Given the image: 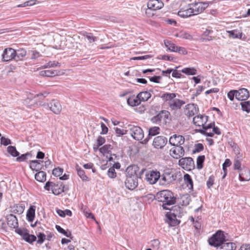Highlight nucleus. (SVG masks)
Segmentation results:
<instances>
[{
	"instance_id": "nucleus-1",
	"label": "nucleus",
	"mask_w": 250,
	"mask_h": 250,
	"mask_svg": "<svg viewBox=\"0 0 250 250\" xmlns=\"http://www.w3.org/2000/svg\"><path fill=\"white\" fill-rule=\"evenodd\" d=\"M156 199L160 202H162V207L164 209L167 210L169 208L167 206H171L175 204L176 198L174 193L169 190H163L157 193Z\"/></svg>"
},
{
	"instance_id": "nucleus-2",
	"label": "nucleus",
	"mask_w": 250,
	"mask_h": 250,
	"mask_svg": "<svg viewBox=\"0 0 250 250\" xmlns=\"http://www.w3.org/2000/svg\"><path fill=\"white\" fill-rule=\"evenodd\" d=\"M226 241L224 232L221 230H218L208 240L209 244L215 247L220 246Z\"/></svg>"
},
{
	"instance_id": "nucleus-3",
	"label": "nucleus",
	"mask_w": 250,
	"mask_h": 250,
	"mask_svg": "<svg viewBox=\"0 0 250 250\" xmlns=\"http://www.w3.org/2000/svg\"><path fill=\"white\" fill-rule=\"evenodd\" d=\"M128 127H129V130L131 136L135 140L139 141L143 138L144 132L140 127L132 125H129Z\"/></svg>"
},
{
	"instance_id": "nucleus-4",
	"label": "nucleus",
	"mask_w": 250,
	"mask_h": 250,
	"mask_svg": "<svg viewBox=\"0 0 250 250\" xmlns=\"http://www.w3.org/2000/svg\"><path fill=\"white\" fill-rule=\"evenodd\" d=\"M15 54V49L11 47L5 48L1 55L2 61L8 62L12 60L16 61Z\"/></svg>"
},
{
	"instance_id": "nucleus-5",
	"label": "nucleus",
	"mask_w": 250,
	"mask_h": 250,
	"mask_svg": "<svg viewBox=\"0 0 250 250\" xmlns=\"http://www.w3.org/2000/svg\"><path fill=\"white\" fill-rule=\"evenodd\" d=\"M179 165L187 170H191L194 168V162L191 157H185L179 160Z\"/></svg>"
},
{
	"instance_id": "nucleus-6",
	"label": "nucleus",
	"mask_w": 250,
	"mask_h": 250,
	"mask_svg": "<svg viewBox=\"0 0 250 250\" xmlns=\"http://www.w3.org/2000/svg\"><path fill=\"white\" fill-rule=\"evenodd\" d=\"M170 115L169 112L167 110H161L157 115L153 117L151 121L153 123L159 124L162 121L167 122Z\"/></svg>"
},
{
	"instance_id": "nucleus-7",
	"label": "nucleus",
	"mask_w": 250,
	"mask_h": 250,
	"mask_svg": "<svg viewBox=\"0 0 250 250\" xmlns=\"http://www.w3.org/2000/svg\"><path fill=\"white\" fill-rule=\"evenodd\" d=\"M177 175L175 173L172 171H165L162 175L161 180L163 182V185L169 184L176 180Z\"/></svg>"
},
{
	"instance_id": "nucleus-8",
	"label": "nucleus",
	"mask_w": 250,
	"mask_h": 250,
	"mask_svg": "<svg viewBox=\"0 0 250 250\" xmlns=\"http://www.w3.org/2000/svg\"><path fill=\"white\" fill-rule=\"evenodd\" d=\"M208 6V2H197L189 4V6L193 9V12L194 15L202 12Z\"/></svg>"
},
{
	"instance_id": "nucleus-9",
	"label": "nucleus",
	"mask_w": 250,
	"mask_h": 250,
	"mask_svg": "<svg viewBox=\"0 0 250 250\" xmlns=\"http://www.w3.org/2000/svg\"><path fill=\"white\" fill-rule=\"evenodd\" d=\"M138 176H135V177L134 176L126 177V179L125 181L126 187L130 190L135 189L138 184Z\"/></svg>"
},
{
	"instance_id": "nucleus-10",
	"label": "nucleus",
	"mask_w": 250,
	"mask_h": 250,
	"mask_svg": "<svg viewBox=\"0 0 250 250\" xmlns=\"http://www.w3.org/2000/svg\"><path fill=\"white\" fill-rule=\"evenodd\" d=\"M170 154L174 158L178 159L184 155L185 150L181 145L176 146L170 150Z\"/></svg>"
},
{
	"instance_id": "nucleus-11",
	"label": "nucleus",
	"mask_w": 250,
	"mask_h": 250,
	"mask_svg": "<svg viewBox=\"0 0 250 250\" xmlns=\"http://www.w3.org/2000/svg\"><path fill=\"white\" fill-rule=\"evenodd\" d=\"M160 178V173L157 171H150L146 174V179L150 184H154Z\"/></svg>"
},
{
	"instance_id": "nucleus-12",
	"label": "nucleus",
	"mask_w": 250,
	"mask_h": 250,
	"mask_svg": "<svg viewBox=\"0 0 250 250\" xmlns=\"http://www.w3.org/2000/svg\"><path fill=\"white\" fill-rule=\"evenodd\" d=\"M185 142V138L182 135L174 134L171 136L169 139V143L173 146H180Z\"/></svg>"
},
{
	"instance_id": "nucleus-13",
	"label": "nucleus",
	"mask_w": 250,
	"mask_h": 250,
	"mask_svg": "<svg viewBox=\"0 0 250 250\" xmlns=\"http://www.w3.org/2000/svg\"><path fill=\"white\" fill-rule=\"evenodd\" d=\"M148 9L152 11L159 10L164 7V3L159 0H149L147 3Z\"/></svg>"
},
{
	"instance_id": "nucleus-14",
	"label": "nucleus",
	"mask_w": 250,
	"mask_h": 250,
	"mask_svg": "<svg viewBox=\"0 0 250 250\" xmlns=\"http://www.w3.org/2000/svg\"><path fill=\"white\" fill-rule=\"evenodd\" d=\"M167 138L159 136L154 138L153 142V146L156 148H163L167 143Z\"/></svg>"
},
{
	"instance_id": "nucleus-15",
	"label": "nucleus",
	"mask_w": 250,
	"mask_h": 250,
	"mask_svg": "<svg viewBox=\"0 0 250 250\" xmlns=\"http://www.w3.org/2000/svg\"><path fill=\"white\" fill-rule=\"evenodd\" d=\"M50 109L56 114H59L62 110V106L58 101L53 100L47 104Z\"/></svg>"
},
{
	"instance_id": "nucleus-16",
	"label": "nucleus",
	"mask_w": 250,
	"mask_h": 250,
	"mask_svg": "<svg viewBox=\"0 0 250 250\" xmlns=\"http://www.w3.org/2000/svg\"><path fill=\"white\" fill-rule=\"evenodd\" d=\"M249 97V92L246 88H241L236 90L235 98L239 101L246 100Z\"/></svg>"
},
{
	"instance_id": "nucleus-17",
	"label": "nucleus",
	"mask_w": 250,
	"mask_h": 250,
	"mask_svg": "<svg viewBox=\"0 0 250 250\" xmlns=\"http://www.w3.org/2000/svg\"><path fill=\"white\" fill-rule=\"evenodd\" d=\"M65 190V186L62 182L54 183L52 186V191L55 195H59Z\"/></svg>"
},
{
	"instance_id": "nucleus-18",
	"label": "nucleus",
	"mask_w": 250,
	"mask_h": 250,
	"mask_svg": "<svg viewBox=\"0 0 250 250\" xmlns=\"http://www.w3.org/2000/svg\"><path fill=\"white\" fill-rule=\"evenodd\" d=\"M208 117L204 115H198L193 118V124L198 126H202L206 125Z\"/></svg>"
},
{
	"instance_id": "nucleus-19",
	"label": "nucleus",
	"mask_w": 250,
	"mask_h": 250,
	"mask_svg": "<svg viewBox=\"0 0 250 250\" xmlns=\"http://www.w3.org/2000/svg\"><path fill=\"white\" fill-rule=\"evenodd\" d=\"M7 225L11 228H17L19 226L18 219L16 216L12 214L7 215L6 216Z\"/></svg>"
},
{
	"instance_id": "nucleus-20",
	"label": "nucleus",
	"mask_w": 250,
	"mask_h": 250,
	"mask_svg": "<svg viewBox=\"0 0 250 250\" xmlns=\"http://www.w3.org/2000/svg\"><path fill=\"white\" fill-rule=\"evenodd\" d=\"M112 149V146L111 145L107 144L105 145L102 147L99 148V151L100 152L103 153L104 155L105 154H109V156L106 155V158L108 159L109 161H111L113 160V158L112 157L111 150Z\"/></svg>"
},
{
	"instance_id": "nucleus-21",
	"label": "nucleus",
	"mask_w": 250,
	"mask_h": 250,
	"mask_svg": "<svg viewBox=\"0 0 250 250\" xmlns=\"http://www.w3.org/2000/svg\"><path fill=\"white\" fill-rule=\"evenodd\" d=\"M166 222L171 227L176 226L179 223V221L176 219V216L172 213H167Z\"/></svg>"
},
{
	"instance_id": "nucleus-22",
	"label": "nucleus",
	"mask_w": 250,
	"mask_h": 250,
	"mask_svg": "<svg viewBox=\"0 0 250 250\" xmlns=\"http://www.w3.org/2000/svg\"><path fill=\"white\" fill-rule=\"evenodd\" d=\"M185 103V102L182 100L174 99L170 102H168V104L171 109L176 110L180 109Z\"/></svg>"
},
{
	"instance_id": "nucleus-23",
	"label": "nucleus",
	"mask_w": 250,
	"mask_h": 250,
	"mask_svg": "<svg viewBox=\"0 0 250 250\" xmlns=\"http://www.w3.org/2000/svg\"><path fill=\"white\" fill-rule=\"evenodd\" d=\"M178 15L182 18H187L192 15H194L193 12V9L191 7L188 5V7L186 9H181L178 12Z\"/></svg>"
},
{
	"instance_id": "nucleus-24",
	"label": "nucleus",
	"mask_w": 250,
	"mask_h": 250,
	"mask_svg": "<svg viewBox=\"0 0 250 250\" xmlns=\"http://www.w3.org/2000/svg\"><path fill=\"white\" fill-rule=\"evenodd\" d=\"M239 179L242 181H248L250 180V170L245 168L239 173Z\"/></svg>"
},
{
	"instance_id": "nucleus-25",
	"label": "nucleus",
	"mask_w": 250,
	"mask_h": 250,
	"mask_svg": "<svg viewBox=\"0 0 250 250\" xmlns=\"http://www.w3.org/2000/svg\"><path fill=\"white\" fill-rule=\"evenodd\" d=\"M127 103L128 105L131 106H135L139 105L141 101L139 98H138V95L136 96L134 95L130 97L127 100Z\"/></svg>"
},
{
	"instance_id": "nucleus-26",
	"label": "nucleus",
	"mask_w": 250,
	"mask_h": 250,
	"mask_svg": "<svg viewBox=\"0 0 250 250\" xmlns=\"http://www.w3.org/2000/svg\"><path fill=\"white\" fill-rule=\"evenodd\" d=\"M139 171V167L136 165L128 167L126 169V177L138 176L137 172Z\"/></svg>"
},
{
	"instance_id": "nucleus-27",
	"label": "nucleus",
	"mask_w": 250,
	"mask_h": 250,
	"mask_svg": "<svg viewBox=\"0 0 250 250\" xmlns=\"http://www.w3.org/2000/svg\"><path fill=\"white\" fill-rule=\"evenodd\" d=\"M160 128L157 126H154L150 128L148 131V136L146 138L144 141L143 143H146L150 137L155 136L159 133Z\"/></svg>"
},
{
	"instance_id": "nucleus-28",
	"label": "nucleus",
	"mask_w": 250,
	"mask_h": 250,
	"mask_svg": "<svg viewBox=\"0 0 250 250\" xmlns=\"http://www.w3.org/2000/svg\"><path fill=\"white\" fill-rule=\"evenodd\" d=\"M43 161L39 160H32L30 161V167L32 170L38 171L42 169V163Z\"/></svg>"
},
{
	"instance_id": "nucleus-29",
	"label": "nucleus",
	"mask_w": 250,
	"mask_h": 250,
	"mask_svg": "<svg viewBox=\"0 0 250 250\" xmlns=\"http://www.w3.org/2000/svg\"><path fill=\"white\" fill-rule=\"evenodd\" d=\"M184 181L185 184L187 185V187L189 189L192 190L193 183L191 177L188 174H185L184 175Z\"/></svg>"
},
{
	"instance_id": "nucleus-30",
	"label": "nucleus",
	"mask_w": 250,
	"mask_h": 250,
	"mask_svg": "<svg viewBox=\"0 0 250 250\" xmlns=\"http://www.w3.org/2000/svg\"><path fill=\"white\" fill-rule=\"evenodd\" d=\"M24 210V206L22 204H16L11 207V211L12 213L21 214Z\"/></svg>"
},
{
	"instance_id": "nucleus-31",
	"label": "nucleus",
	"mask_w": 250,
	"mask_h": 250,
	"mask_svg": "<svg viewBox=\"0 0 250 250\" xmlns=\"http://www.w3.org/2000/svg\"><path fill=\"white\" fill-rule=\"evenodd\" d=\"M35 215V207L31 206L28 209L26 213V218L27 220L31 222L33 221Z\"/></svg>"
},
{
	"instance_id": "nucleus-32",
	"label": "nucleus",
	"mask_w": 250,
	"mask_h": 250,
	"mask_svg": "<svg viewBox=\"0 0 250 250\" xmlns=\"http://www.w3.org/2000/svg\"><path fill=\"white\" fill-rule=\"evenodd\" d=\"M220 249L223 250H235L236 249V245L234 243L224 242L220 245Z\"/></svg>"
},
{
	"instance_id": "nucleus-33",
	"label": "nucleus",
	"mask_w": 250,
	"mask_h": 250,
	"mask_svg": "<svg viewBox=\"0 0 250 250\" xmlns=\"http://www.w3.org/2000/svg\"><path fill=\"white\" fill-rule=\"evenodd\" d=\"M26 55V51L23 48L16 50V61L22 60Z\"/></svg>"
},
{
	"instance_id": "nucleus-34",
	"label": "nucleus",
	"mask_w": 250,
	"mask_h": 250,
	"mask_svg": "<svg viewBox=\"0 0 250 250\" xmlns=\"http://www.w3.org/2000/svg\"><path fill=\"white\" fill-rule=\"evenodd\" d=\"M151 96V94L147 91L140 92L138 94V98H139L141 102L147 101Z\"/></svg>"
},
{
	"instance_id": "nucleus-35",
	"label": "nucleus",
	"mask_w": 250,
	"mask_h": 250,
	"mask_svg": "<svg viewBox=\"0 0 250 250\" xmlns=\"http://www.w3.org/2000/svg\"><path fill=\"white\" fill-rule=\"evenodd\" d=\"M46 177V174L45 172L43 171H39L35 175L36 180L40 182H44L45 181Z\"/></svg>"
},
{
	"instance_id": "nucleus-36",
	"label": "nucleus",
	"mask_w": 250,
	"mask_h": 250,
	"mask_svg": "<svg viewBox=\"0 0 250 250\" xmlns=\"http://www.w3.org/2000/svg\"><path fill=\"white\" fill-rule=\"evenodd\" d=\"M227 32L229 34V37H232V38L234 39H241L242 37V33L240 32L237 30H233L231 31H228Z\"/></svg>"
},
{
	"instance_id": "nucleus-37",
	"label": "nucleus",
	"mask_w": 250,
	"mask_h": 250,
	"mask_svg": "<svg viewBox=\"0 0 250 250\" xmlns=\"http://www.w3.org/2000/svg\"><path fill=\"white\" fill-rule=\"evenodd\" d=\"M181 72L188 75H195L197 74V70L194 67L184 68Z\"/></svg>"
},
{
	"instance_id": "nucleus-38",
	"label": "nucleus",
	"mask_w": 250,
	"mask_h": 250,
	"mask_svg": "<svg viewBox=\"0 0 250 250\" xmlns=\"http://www.w3.org/2000/svg\"><path fill=\"white\" fill-rule=\"evenodd\" d=\"M76 169L77 171L78 175L83 181H88V177L85 174L84 171L80 167L78 166H76Z\"/></svg>"
},
{
	"instance_id": "nucleus-39",
	"label": "nucleus",
	"mask_w": 250,
	"mask_h": 250,
	"mask_svg": "<svg viewBox=\"0 0 250 250\" xmlns=\"http://www.w3.org/2000/svg\"><path fill=\"white\" fill-rule=\"evenodd\" d=\"M40 74L43 77H53L57 74V72L56 71L45 70L40 71Z\"/></svg>"
},
{
	"instance_id": "nucleus-40",
	"label": "nucleus",
	"mask_w": 250,
	"mask_h": 250,
	"mask_svg": "<svg viewBox=\"0 0 250 250\" xmlns=\"http://www.w3.org/2000/svg\"><path fill=\"white\" fill-rule=\"evenodd\" d=\"M176 97V94L172 93H166L162 96V98L164 100L166 101H168V102H170L171 101L173 100Z\"/></svg>"
},
{
	"instance_id": "nucleus-41",
	"label": "nucleus",
	"mask_w": 250,
	"mask_h": 250,
	"mask_svg": "<svg viewBox=\"0 0 250 250\" xmlns=\"http://www.w3.org/2000/svg\"><path fill=\"white\" fill-rule=\"evenodd\" d=\"M23 239L27 242L32 243L36 240L37 238L36 236L30 234L27 231L25 234H24Z\"/></svg>"
},
{
	"instance_id": "nucleus-42",
	"label": "nucleus",
	"mask_w": 250,
	"mask_h": 250,
	"mask_svg": "<svg viewBox=\"0 0 250 250\" xmlns=\"http://www.w3.org/2000/svg\"><path fill=\"white\" fill-rule=\"evenodd\" d=\"M164 43L165 46L169 51L171 52H177L178 46H177L175 44L168 41H165Z\"/></svg>"
},
{
	"instance_id": "nucleus-43",
	"label": "nucleus",
	"mask_w": 250,
	"mask_h": 250,
	"mask_svg": "<svg viewBox=\"0 0 250 250\" xmlns=\"http://www.w3.org/2000/svg\"><path fill=\"white\" fill-rule=\"evenodd\" d=\"M7 152L13 157H18L20 153L14 146H10L7 148Z\"/></svg>"
},
{
	"instance_id": "nucleus-44",
	"label": "nucleus",
	"mask_w": 250,
	"mask_h": 250,
	"mask_svg": "<svg viewBox=\"0 0 250 250\" xmlns=\"http://www.w3.org/2000/svg\"><path fill=\"white\" fill-rule=\"evenodd\" d=\"M24 104L28 106H31L35 104H38V103L37 102L36 97L35 96L33 99L28 98L24 100Z\"/></svg>"
},
{
	"instance_id": "nucleus-45",
	"label": "nucleus",
	"mask_w": 250,
	"mask_h": 250,
	"mask_svg": "<svg viewBox=\"0 0 250 250\" xmlns=\"http://www.w3.org/2000/svg\"><path fill=\"white\" fill-rule=\"evenodd\" d=\"M196 112V107L194 106V105H188V110L186 113V115L190 118L194 115Z\"/></svg>"
},
{
	"instance_id": "nucleus-46",
	"label": "nucleus",
	"mask_w": 250,
	"mask_h": 250,
	"mask_svg": "<svg viewBox=\"0 0 250 250\" xmlns=\"http://www.w3.org/2000/svg\"><path fill=\"white\" fill-rule=\"evenodd\" d=\"M205 157L204 155L199 156L197 159V168L200 169L203 167V163L205 161Z\"/></svg>"
},
{
	"instance_id": "nucleus-47",
	"label": "nucleus",
	"mask_w": 250,
	"mask_h": 250,
	"mask_svg": "<svg viewBox=\"0 0 250 250\" xmlns=\"http://www.w3.org/2000/svg\"><path fill=\"white\" fill-rule=\"evenodd\" d=\"M181 200H182V205L188 206L191 200L190 196L188 194L183 195L181 196Z\"/></svg>"
},
{
	"instance_id": "nucleus-48",
	"label": "nucleus",
	"mask_w": 250,
	"mask_h": 250,
	"mask_svg": "<svg viewBox=\"0 0 250 250\" xmlns=\"http://www.w3.org/2000/svg\"><path fill=\"white\" fill-rule=\"evenodd\" d=\"M56 229L59 232L64 234L66 237H69L71 236V232L70 231H65L64 229H63L62 228H61L60 226L56 225Z\"/></svg>"
},
{
	"instance_id": "nucleus-49",
	"label": "nucleus",
	"mask_w": 250,
	"mask_h": 250,
	"mask_svg": "<svg viewBox=\"0 0 250 250\" xmlns=\"http://www.w3.org/2000/svg\"><path fill=\"white\" fill-rule=\"evenodd\" d=\"M85 39H86L89 42L92 43L97 41V37L94 36L93 34L91 33H87L84 35Z\"/></svg>"
},
{
	"instance_id": "nucleus-50",
	"label": "nucleus",
	"mask_w": 250,
	"mask_h": 250,
	"mask_svg": "<svg viewBox=\"0 0 250 250\" xmlns=\"http://www.w3.org/2000/svg\"><path fill=\"white\" fill-rule=\"evenodd\" d=\"M242 109L249 113L250 112V103L249 102H244L241 103Z\"/></svg>"
},
{
	"instance_id": "nucleus-51",
	"label": "nucleus",
	"mask_w": 250,
	"mask_h": 250,
	"mask_svg": "<svg viewBox=\"0 0 250 250\" xmlns=\"http://www.w3.org/2000/svg\"><path fill=\"white\" fill-rule=\"evenodd\" d=\"M31 154L29 152H27L25 154H22L21 156L17 158V161L18 162H23L27 159L28 157H31Z\"/></svg>"
},
{
	"instance_id": "nucleus-52",
	"label": "nucleus",
	"mask_w": 250,
	"mask_h": 250,
	"mask_svg": "<svg viewBox=\"0 0 250 250\" xmlns=\"http://www.w3.org/2000/svg\"><path fill=\"white\" fill-rule=\"evenodd\" d=\"M63 169L59 167L54 168L52 171V174L55 176H60L63 173Z\"/></svg>"
},
{
	"instance_id": "nucleus-53",
	"label": "nucleus",
	"mask_w": 250,
	"mask_h": 250,
	"mask_svg": "<svg viewBox=\"0 0 250 250\" xmlns=\"http://www.w3.org/2000/svg\"><path fill=\"white\" fill-rule=\"evenodd\" d=\"M107 175L111 178H114L116 177V173L114 167H111L108 169Z\"/></svg>"
},
{
	"instance_id": "nucleus-54",
	"label": "nucleus",
	"mask_w": 250,
	"mask_h": 250,
	"mask_svg": "<svg viewBox=\"0 0 250 250\" xmlns=\"http://www.w3.org/2000/svg\"><path fill=\"white\" fill-rule=\"evenodd\" d=\"M37 237L38 238V240L37 241V243L42 244L43 243L44 240L45 239L46 236L44 233L40 232L37 235Z\"/></svg>"
},
{
	"instance_id": "nucleus-55",
	"label": "nucleus",
	"mask_w": 250,
	"mask_h": 250,
	"mask_svg": "<svg viewBox=\"0 0 250 250\" xmlns=\"http://www.w3.org/2000/svg\"><path fill=\"white\" fill-rule=\"evenodd\" d=\"M204 149V146L203 144L198 143L195 145L194 149L193 151L194 153L199 152Z\"/></svg>"
},
{
	"instance_id": "nucleus-56",
	"label": "nucleus",
	"mask_w": 250,
	"mask_h": 250,
	"mask_svg": "<svg viewBox=\"0 0 250 250\" xmlns=\"http://www.w3.org/2000/svg\"><path fill=\"white\" fill-rule=\"evenodd\" d=\"M0 140L1 145L3 146H6L11 144V140L9 139L5 138L4 137H1Z\"/></svg>"
},
{
	"instance_id": "nucleus-57",
	"label": "nucleus",
	"mask_w": 250,
	"mask_h": 250,
	"mask_svg": "<svg viewBox=\"0 0 250 250\" xmlns=\"http://www.w3.org/2000/svg\"><path fill=\"white\" fill-rule=\"evenodd\" d=\"M214 177L213 175L209 176L208 181H207V186L208 188H210L214 184Z\"/></svg>"
},
{
	"instance_id": "nucleus-58",
	"label": "nucleus",
	"mask_w": 250,
	"mask_h": 250,
	"mask_svg": "<svg viewBox=\"0 0 250 250\" xmlns=\"http://www.w3.org/2000/svg\"><path fill=\"white\" fill-rule=\"evenodd\" d=\"M236 93V90H232L229 91L228 93V97L229 100L232 101L234 100V97H235Z\"/></svg>"
},
{
	"instance_id": "nucleus-59",
	"label": "nucleus",
	"mask_w": 250,
	"mask_h": 250,
	"mask_svg": "<svg viewBox=\"0 0 250 250\" xmlns=\"http://www.w3.org/2000/svg\"><path fill=\"white\" fill-rule=\"evenodd\" d=\"M160 242L158 239H154L151 241L152 247L156 249H158L160 246Z\"/></svg>"
},
{
	"instance_id": "nucleus-60",
	"label": "nucleus",
	"mask_w": 250,
	"mask_h": 250,
	"mask_svg": "<svg viewBox=\"0 0 250 250\" xmlns=\"http://www.w3.org/2000/svg\"><path fill=\"white\" fill-rule=\"evenodd\" d=\"M114 129H115L116 133L117 134V135L118 136L123 135L126 133V131L124 129H122L119 128L118 127H116Z\"/></svg>"
},
{
	"instance_id": "nucleus-61",
	"label": "nucleus",
	"mask_w": 250,
	"mask_h": 250,
	"mask_svg": "<svg viewBox=\"0 0 250 250\" xmlns=\"http://www.w3.org/2000/svg\"><path fill=\"white\" fill-rule=\"evenodd\" d=\"M105 142V140L104 138L99 136L97 140L96 144L98 145V146H101L103 145Z\"/></svg>"
},
{
	"instance_id": "nucleus-62",
	"label": "nucleus",
	"mask_w": 250,
	"mask_h": 250,
	"mask_svg": "<svg viewBox=\"0 0 250 250\" xmlns=\"http://www.w3.org/2000/svg\"><path fill=\"white\" fill-rule=\"evenodd\" d=\"M15 229V231L19 234L22 236V237H23L24 234H25L28 231L27 229H21L18 228V227Z\"/></svg>"
},
{
	"instance_id": "nucleus-63",
	"label": "nucleus",
	"mask_w": 250,
	"mask_h": 250,
	"mask_svg": "<svg viewBox=\"0 0 250 250\" xmlns=\"http://www.w3.org/2000/svg\"><path fill=\"white\" fill-rule=\"evenodd\" d=\"M241 163L239 160H235L233 167L235 170H239L241 168Z\"/></svg>"
},
{
	"instance_id": "nucleus-64",
	"label": "nucleus",
	"mask_w": 250,
	"mask_h": 250,
	"mask_svg": "<svg viewBox=\"0 0 250 250\" xmlns=\"http://www.w3.org/2000/svg\"><path fill=\"white\" fill-rule=\"evenodd\" d=\"M178 68V67L177 66L175 67V69H173V71H172V76L173 77L177 78H181V77L182 76L181 74L179 73L176 70Z\"/></svg>"
}]
</instances>
